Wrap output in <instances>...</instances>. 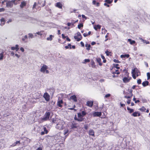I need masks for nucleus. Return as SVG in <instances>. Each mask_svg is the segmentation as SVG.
<instances>
[{"mask_svg":"<svg viewBox=\"0 0 150 150\" xmlns=\"http://www.w3.org/2000/svg\"><path fill=\"white\" fill-rule=\"evenodd\" d=\"M48 68V67L47 66L43 64L41 66L40 71L43 73L48 74L49 73V71L47 70Z\"/></svg>","mask_w":150,"mask_h":150,"instance_id":"obj_1","label":"nucleus"},{"mask_svg":"<svg viewBox=\"0 0 150 150\" xmlns=\"http://www.w3.org/2000/svg\"><path fill=\"white\" fill-rule=\"evenodd\" d=\"M6 6L8 7L11 8L13 4L16 5L17 4V2H15V0H12L10 1H6Z\"/></svg>","mask_w":150,"mask_h":150,"instance_id":"obj_2","label":"nucleus"},{"mask_svg":"<svg viewBox=\"0 0 150 150\" xmlns=\"http://www.w3.org/2000/svg\"><path fill=\"white\" fill-rule=\"evenodd\" d=\"M50 115V112H46L45 114L44 117L41 118L42 121L43 122L48 120Z\"/></svg>","mask_w":150,"mask_h":150,"instance_id":"obj_3","label":"nucleus"},{"mask_svg":"<svg viewBox=\"0 0 150 150\" xmlns=\"http://www.w3.org/2000/svg\"><path fill=\"white\" fill-rule=\"evenodd\" d=\"M74 38L77 41H80L82 39V37L80 32H78L77 33V36H74Z\"/></svg>","mask_w":150,"mask_h":150,"instance_id":"obj_4","label":"nucleus"},{"mask_svg":"<svg viewBox=\"0 0 150 150\" xmlns=\"http://www.w3.org/2000/svg\"><path fill=\"white\" fill-rule=\"evenodd\" d=\"M56 128L59 130H62L64 128L63 124L58 123L56 125Z\"/></svg>","mask_w":150,"mask_h":150,"instance_id":"obj_5","label":"nucleus"},{"mask_svg":"<svg viewBox=\"0 0 150 150\" xmlns=\"http://www.w3.org/2000/svg\"><path fill=\"white\" fill-rule=\"evenodd\" d=\"M43 97L47 101H49V100L50 96L46 92L45 93Z\"/></svg>","mask_w":150,"mask_h":150,"instance_id":"obj_6","label":"nucleus"},{"mask_svg":"<svg viewBox=\"0 0 150 150\" xmlns=\"http://www.w3.org/2000/svg\"><path fill=\"white\" fill-rule=\"evenodd\" d=\"M63 103V101L62 100H60L59 99L58 100L57 103V105L59 107H62V104Z\"/></svg>","mask_w":150,"mask_h":150,"instance_id":"obj_7","label":"nucleus"},{"mask_svg":"<svg viewBox=\"0 0 150 150\" xmlns=\"http://www.w3.org/2000/svg\"><path fill=\"white\" fill-rule=\"evenodd\" d=\"M69 134V130L68 129H65L64 130V135L65 138L64 139H65V138L67 137L68 135Z\"/></svg>","mask_w":150,"mask_h":150,"instance_id":"obj_8","label":"nucleus"},{"mask_svg":"<svg viewBox=\"0 0 150 150\" xmlns=\"http://www.w3.org/2000/svg\"><path fill=\"white\" fill-rule=\"evenodd\" d=\"M55 6L60 9H62V5L60 2L57 3L55 5Z\"/></svg>","mask_w":150,"mask_h":150,"instance_id":"obj_9","label":"nucleus"},{"mask_svg":"<svg viewBox=\"0 0 150 150\" xmlns=\"http://www.w3.org/2000/svg\"><path fill=\"white\" fill-rule=\"evenodd\" d=\"M93 104V102L92 101H88L86 102V105L90 107H92Z\"/></svg>","mask_w":150,"mask_h":150,"instance_id":"obj_10","label":"nucleus"},{"mask_svg":"<svg viewBox=\"0 0 150 150\" xmlns=\"http://www.w3.org/2000/svg\"><path fill=\"white\" fill-rule=\"evenodd\" d=\"M131 79V77L130 78L124 77L123 79V81L125 83H127Z\"/></svg>","mask_w":150,"mask_h":150,"instance_id":"obj_11","label":"nucleus"},{"mask_svg":"<svg viewBox=\"0 0 150 150\" xmlns=\"http://www.w3.org/2000/svg\"><path fill=\"white\" fill-rule=\"evenodd\" d=\"M94 116L100 117L101 115V112H95L93 114Z\"/></svg>","mask_w":150,"mask_h":150,"instance_id":"obj_12","label":"nucleus"},{"mask_svg":"<svg viewBox=\"0 0 150 150\" xmlns=\"http://www.w3.org/2000/svg\"><path fill=\"white\" fill-rule=\"evenodd\" d=\"M70 98L71 99L74 100V101L76 102L77 101V99L76 96L75 95H73L71 96Z\"/></svg>","mask_w":150,"mask_h":150,"instance_id":"obj_13","label":"nucleus"},{"mask_svg":"<svg viewBox=\"0 0 150 150\" xmlns=\"http://www.w3.org/2000/svg\"><path fill=\"white\" fill-rule=\"evenodd\" d=\"M132 76L133 78L134 79H136V77L135 76V75L136 74V69H132Z\"/></svg>","mask_w":150,"mask_h":150,"instance_id":"obj_14","label":"nucleus"},{"mask_svg":"<svg viewBox=\"0 0 150 150\" xmlns=\"http://www.w3.org/2000/svg\"><path fill=\"white\" fill-rule=\"evenodd\" d=\"M89 134L90 135L94 136V131L92 129L89 130Z\"/></svg>","mask_w":150,"mask_h":150,"instance_id":"obj_15","label":"nucleus"},{"mask_svg":"<svg viewBox=\"0 0 150 150\" xmlns=\"http://www.w3.org/2000/svg\"><path fill=\"white\" fill-rule=\"evenodd\" d=\"M78 127V125L76 123H72L71 126L72 129L77 128Z\"/></svg>","mask_w":150,"mask_h":150,"instance_id":"obj_16","label":"nucleus"},{"mask_svg":"<svg viewBox=\"0 0 150 150\" xmlns=\"http://www.w3.org/2000/svg\"><path fill=\"white\" fill-rule=\"evenodd\" d=\"M149 82L148 81H145L142 82V85L144 87L149 85Z\"/></svg>","mask_w":150,"mask_h":150,"instance_id":"obj_17","label":"nucleus"},{"mask_svg":"<svg viewBox=\"0 0 150 150\" xmlns=\"http://www.w3.org/2000/svg\"><path fill=\"white\" fill-rule=\"evenodd\" d=\"M140 114L137 112H135L132 114V115L134 117H136L137 116H140Z\"/></svg>","mask_w":150,"mask_h":150,"instance_id":"obj_18","label":"nucleus"},{"mask_svg":"<svg viewBox=\"0 0 150 150\" xmlns=\"http://www.w3.org/2000/svg\"><path fill=\"white\" fill-rule=\"evenodd\" d=\"M96 61L99 64L100 66H101L102 65V63H101V59L100 58H98L96 59Z\"/></svg>","mask_w":150,"mask_h":150,"instance_id":"obj_19","label":"nucleus"},{"mask_svg":"<svg viewBox=\"0 0 150 150\" xmlns=\"http://www.w3.org/2000/svg\"><path fill=\"white\" fill-rule=\"evenodd\" d=\"M129 54H122L121 55L120 57L121 58H125V57H127L128 58L129 57Z\"/></svg>","mask_w":150,"mask_h":150,"instance_id":"obj_20","label":"nucleus"},{"mask_svg":"<svg viewBox=\"0 0 150 150\" xmlns=\"http://www.w3.org/2000/svg\"><path fill=\"white\" fill-rule=\"evenodd\" d=\"M54 37V36L52 35H50L49 37L47 38V40L49 41H51L52 40V38Z\"/></svg>","mask_w":150,"mask_h":150,"instance_id":"obj_21","label":"nucleus"},{"mask_svg":"<svg viewBox=\"0 0 150 150\" xmlns=\"http://www.w3.org/2000/svg\"><path fill=\"white\" fill-rule=\"evenodd\" d=\"M26 4V3L24 1L22 2L21 3V4L20 5V6L21 8H23L25 6Z\"/></svg>","mask_w":150,"mask_h":150,"instance_id":"obj_22","label":"nucleus"},{"mask_svg":"<svg viewBox=\"0 0 150 150\" xmlns=\"http://www.w3.org/2000/svg\"><path fill=\"white\" fill-rule=\"evenodd\" d=\"M128 42H130V44L131 45H132L133 44H134L135 43V42L134 40H132L131 39H128Z\"/></svg>","mask_w":150,"mask_h":150,"instance_id":"obj_23","label":"nucleus"},{"mask_svg":"<svg viewBox=\"0 0 150 150\" xmlns=\"http://www.w3.org/2000/svg\"><path fill=\"white\" fill-rule=\"evenodd\" d=\"M101 28V26L98 25L94 26V28L96 30H97L98 29H100Z\"/></svg>","mask_w":150,"mask_h":150,"instance_id":"obj_24","label":"nucleus"},{"mask_svg":"<svg viewBox=\"0 0 150 150\" xmlns=\"http://www.w3.org/2000/svg\"><path fill=\"white\" fill-rule=\"evenodd\" d=\"M28 39V36L27 35H25L24 37L22 38V40L24 42H27V41H25V40Z\"/></svg>","mask_w":150,"mask_h":150,"instance_id":"obj_25","label":"nucleus"},{"mask_svg":"<svg viewBox=\"0 0 150 150\" xmlns=\"http://www.w3.org/2000/svg\"><path fill=\"white\" fill-rule=\"evenodd\" d=\"M112 74L114 75L115 74H120V72L118 70H115V71H113L112 72Z\"/></svg>","mask_w":150,"mask_h":150,"instance_id":"obj_26","label":"nucleus"},{"mask_svg":"<svg viewBox=\"0 0 150 150\" xmlns=\"http://www.w3.org/2000/svg\"><path fill=\"white\" fill-rule=\"evenodd\" d=\"M85 47H86V49L87 50H89L90 49V47H91V45L90 44H85Z\"/></svg>","mask_w":150,"mask_h":150,"instance_id":"obj_27","label":"nucleus"},{"mask_svg":"<svg viewBox=\"0 0 150 150\" xmlns=\"http://www.w3.org/2000/svg\"><path fill=\"white\" fill-rule=\"evenodd\" d=\"M127 110L129 111L130 113H131L134 112V110L129 108V107H127Z\"/></svg>","mask_w":150,"mask_h":150,"instance_id":"obj_28","label":"nucleus"},{"mask_svg":"<svg viewBox=\"0 0 150 150\" xmlns=\"http://www.w3.org/2000/svg\"><path fill=\"white\" fill-rule=\"evenodd\" d=\"M28 35L29 38H32L34 37V35L32 33H29L28 34Z\"/></svg>","mask_w":150,"mask_h":150,"instance_id":"obj_29","label":"nucleus"},{"mask_svg":"<svg viewBox=\"0 0 150 150\" xmlns=\"http://www.w3.org/2000/svg\"><path fill=\"white\" fill-rule=\"evenodd\" d=\"M113 1V0H105V2L109 4L112 3Z\"/></svg>","mask_w":150,"mask_h":150,"instance_id":"obj_30","label":"nucleus"},{"mask_svg":"<svg viewBox=\"0 0 150 150\" xmlns=\"http://www.w3.org/2000/svg\"><path fill=\"white\" fill-rule=\"evenodd\" d=\"M3 53H4V52H2V53H0V60H2L3 59V57H4V56L3 55Z\"/></svg>","mask_w":150,"mask_h":150,"instance_id":"obj_31","label":"nucleus"},{"mask_svg":"<svg viewBox=\"0 0 150 150\" xmlns=\"http://www.w3.org/2000/svg\"><path fill=\"white\" fill-rule=\"evenodd\" d=\"M136 74H135L137 75V76H139V74H140V73L138 70H137V69H136Z\"/></svg>","mask_w":150,"mask_h":150,"instance_id":"obj_32","label":"nucleus"},{"mask_svg":"<svg viewBox=\"0 0 150 150\" xmlns=\"http://www.w3.org/2000/svg\"><path fill=\"white\" fill-rule=\"evenodd\" d=\"M132 95H132V93H131V96H125V98H130L132 97Z\"/></svg>","mask_w":150,"mask_h":150,"instance_id":"obj_33","label":"nucleus"},{"mask_svg":"<svg viewBox=\"0 0 150 150\" xmlns=\"http://www.w3.org/2000/svg\"><path fill=\"white\" fill-rule=\"evenodd\" d=\"M83 24H80L78 25V28L79 29H80L82 27H83Z\"/></svg>","mask_w":150,"mask_h":150,"instance_id":"obj_34","label":"nucleus"},{"mask_svg":"<svg viewBox=\"0 0 150 150\" xmlns=\"http://www.w3.org/2000/svg\"><path fill=\"white\" fill-rule=\"evenodd\" d=\"M79 118H82V116L81 115V114L80 113H78L77 114Z\"/></svg>","mask_w":150,"mask_h":150,"instance_id":"obj_35","label":"nucleus"},{"mask_svg":"<svg viewBox=\"0 0 150 150\" xmlns=\"http://www.w3.org/2000/svg\"><path fill=\"white\" fill-rule=\"evenodd\" d=\"M146 109V108L144 107H142L141 108L139 109V110L142 111H144Z\"/></svg>","mask_w":150,"mask_h":150,"instance_id":"obj_36","label":"nucleus"},{"mask_svg":"<svg viewBox=\"0 0 150 150\" xmlns=\"http://www.w3.org/2000/svg\"><path fill=\"white\" fill-rule=\"evenodd\" d=\"M43 128V129L44 130V132H45V134H47L48 133V131L47 130L46 128L45 127H44Z\"/></svg>","mask_w":150,"mask_h":150,"instance_id":"obj_37","label":"nucleus"},{"mask_svg":"<svg viewBox=\"0 0 150 150\" xmlns=\"http://www.w3.org/2000/svg\"><path fill=\"white\" fill-rule=\"evenodd\" d=\"M91 63V65H92V67H95V65H94L95 63H94V62L93 61H92Z\"/></svg>","mask_w":150,"mask_h":150,"instance_id":"obj_38","label":"nucleus"},{"mask_svg":"<svg viewBox=\"0 0 150 150\" xmlns=\"http://www.w3.org/2000/svg\"><path fill=\"white\" fill-rule=\"evenodd\" d=\"M118 65H119V64H115L114 66L117 69H120V67H117V66Z\"/></svg>","mask_w":150,"mask_h":150,"instance_id":"obj_39","label":"nucleus"},{"mask_svg":"<svg viewBox=\"0 0 150 150\" xmlns=\"http://www.w3.org/2000/svg\"><path fill=\"white\" fill-rule=\"evenodd\" d=\"M78 118V119H77V121L79 122H81L83 121V118Z\"/></svg>","mask_w":150,"mask_h":150,"instance_id":"obj_40","label":"nucleus"},{"mask_svg":"<svg viewBox=\"0 0 150 150\" xmlns=\"http://www.w3.org/2000/svg\"><path fill=\"white\" fill-rule=\"evenodd\" d=\"M85 62H83V63H85L86 62H90V60L89 59H85Z\"/></svg>","mask_w":150,"mask_h":150,"instance_id":"obj_41","label":"nucleus"},{"mask_svg":"<svg viewBox=\"0 0 150 150\" xmlns=\"http://www.w3.org/2000/svg\"><path fill=\"white\" fill-rule=\"evenodd\" d=\"M111 96L110 94H108L106 95L105 96V98H107L110 96Z\"/></svg>","mask_w":150,"mask_h":150,"instance_id":"obj_42","label":"nucleus"},{"mask_svg":"<svg viewBox=\"0 0 150 150\" xmlns=\"http://www.w3.org/2000/svg\"><path fill=\"white\" fill-rule=\"evenodd\" d=\"M113 61L115 63H120V62L118 60L116 59H114Z\"/></svg>","mask_w":150,"mask_h":150,"instance_id":"obj_43","label":"nucleus"},{"mask_svg":"<svg viewBox=\"0 0 150 150\" xmlns=\"http://www.w3.org/2000/svg\"><path fill=\"white\" fill-rule=\"evenodd\" d=\"M144 43H146V44H149L150 43V42L148 41H146V40H144V41L143 42Z\"/></svg>","mask_w":150,"mask_h":150,"instance_id":"obj_44","label":"nucleus"},{"mask_svg":"<svg viewBox=\"0 0 150 150\" xmlns=\"http://www.w3.org/2000/svg\"><path fill=\"white\" fill-rule=\"evenodd\" d=\"M137 83L139 84H140L141 83V79H138L137 81Z\"/></svg>","mask_w":150,"mask_h":150,"instance_id":"obj_45","label":"nucleus"},{"mask_svg":"<svg viewBox=\"0 0 150 150\" xmlns=\"http://www.w3.org/2000/svg\"><path fill=\"white\" fill-rule=\"evenodd\" d=\"M36 34L40 36H41L42 35V34L41 32H37L36 33Z\"/></svg>","mask_w":150,"mask_h":150,"instance_id":"obj_46","label":"nucleus"},{"mask_svg":"<svg viewBox=\"0 0 150 150\" xmlns=\"http://www.w3.org/2000/svg\"><path fill=\"white\" fill-rule=\"evenodd\" d=\"M81 114L82 116H84L86 115V113L85 111H82V113Z\"/></svg>","mask_w":150,"mask_h":150,"instance_id":"obj_47","label":"nucleus"},{"mask_svg":"<svg viewBox=\"0 0 150 150\" xmlns=\"http://www.w3.org/2000/svg\"><path fill=\"white\" fill-rule=\"evenodd\" d=\"M147 76L148 77V79H149L150 78V74L148 72L147 74Z\"/></svg>","mask_w":150,"mask_h":150,"instance_id":"obj_48","label":"nucleus"},{"mask_svg":"<svg viewBox=\"0 0 150 150\" xmlns=\"http://www.w3.org/2000/svg\"><path fill=\"white\" fill-rule=\"evenodd\" d=\"M110 53V52H109V51H108V50H107L105 52V53L106 54L107 56H109Z\"/></svg>","mask_w":150,"mask_h":150,"instance_id":"obj_49","label":"nucleus"},{"mask_svg":"<svg viewBox=\"0 0 150 150\" xmlns=\"http://www.w3.org/2000/svg\"><path fill=\"white\" fill-rule=\"evenodd\" d=\"M36 6V3L35 2V3L33 6V9L34 8H35Z\"/></svg>","mask_w":150,"mask_h":150,"instance_id":"obj_50","label":"nucleus"},{"mask_svg":"<svg viewBox=\"0 0 150 150\" xmlns=\"http://www.w3.org/2000/svg\"><path fill=\"white\" fill-rule=\"evenodd\" d=\"M20 50L22 52H23L24 51V48L21 47L20 48Z\"/></svg>","mask_w":150,"mask_h":150,"instance_id":"obj_51","label":"nucleus"},{"mask_svg":"<svg viewBox=\"0 0 150 150\" xmlns=\"http://www.w3.org/2000/svg\"><path fill=\"white\" fill-rule=\"evenodd\" d=\"M5 9L3 8H0V12L4 11Z\"/></svg>","mask_w":150,"mask_h":150,"instance_id":"obj_52","label":"nucleus"},{"mask_svg":"<svg viewBox=\"0 0 150 150\" xmlns=\"http://www.w3.org/2000/svg\"><path fill=\"white\" fill-rule=\"evenodd\" d=\"M1 22H4L5 20H4V19L3 18H2L1 19Z\"/></svg>","mask_w":150,"mask_h":150,"instance_id":"obj_53","label":"nucleus"},{"mask_svg":"<svg viewBox=\"0 0 150 150\" xmlns=\"http://www.w3.org/2000/svg\"><path fill=\"white\" fill-rule=\"evenodd\" d=\"M15 55L16 57H17L18 58H19L20 57V55H18V54H15Z\"/></svg>","mask_w":150,"mask_h":150,"instance_id":"obj_54","label":"nucleus"},{"mask_svg":"<svg viewBox=\"0 0 150 150\" xmlns=\"http://www.w3.org/2000/svg\"><path fill=\"white\" fill-rule=\"evenodd\" d=\"M82 17L83 18H85L86 19H87L86 17L84 15H81Z\"/></svg>","mask_w":150,"mask_h":150,"instance_id":"obj_55","label":"nucleus"},{"mask_svg":"<svg viewBox=\"0 0 150 150\" xmlns=\"http://www.w3.org/2000/svg\"><path fill=\"white\" fill-rule=\"evenodd\" d=\"M83 36L84 37H86L88 36V34L87 33H84L83 34Z\"/></svg>","mask_w":150,"mask_h":150,"instance_id":"obj_56","label":"nucleus"},{"mask_svg":"<svg viewBox=\"0 0 150 150\" xmlns=\"http://www.w3.org/2000/svg\"><path fill=\"white\" fill-rule=\"evenodd\" d=\"M84 128L86 129H88V127L87 125H85Z\"/></svg>","mask_w":150,"mask_h":150,"instance_id":"obj_57","label":"nucleus"},{"mask_svg":"<svg viewBox=\"0 0 150 150\" xmlns=\"http://www.w3.org/2000/svg\"><path fill=\"white\" fill-rule=\"evenodd\" d=\"M62 38H66V37H67V36H65L64 35V34H62Z\"/></svg>","mask_w":150,"mask_h":150,"instance_id":"obj_58","label":"nucleus"},{"mask_svg":"<svg viewBox=\"0 0 150 150\" xmlns=\"http://www.w3.org/2000/svg\"><path fill=\"white\" fill-rule=\"evenodd\" d=\"M11 50H16V48H15V47H11Z\"/></svg>","mask_w":150,"mask_h":150,"instance_id":"obj_59","label":"nucleus"},{"mask_svg":"<svg viewBox=\"0 0 150 150\" xmlns=\"http://www.w3.org/2000/svg\"><path fill=\"white\" fill-rule=\"evenodd\" d=\"M80 44L82 47L84 46V44L82 42H80Z\"/></svg>","mask_w":150,"mask_h":150,"instance_id":"obj_60","label":"nucleus"},{"mask_svg":"<svg viewBox=\"0 0 150 150\" xmlns=\"http://www.w3.org/2000/svg\"><path fill=\"white\" fill-rule=\"evenodd\" d=\"M131 100H128L127 101V103L128 104H129L130 103Z\"/></svg>","mask_w":150,"mask_h":150,"instance_id":"obj_61","label":"nucleus"},{"mask_svg":"<svg viewBox=\"0 0 150 150\" xmlns=\"http://www.w3.org/2000/svg\"><path fill=\"white\" fill-rule=\"evenodd\" d=\"M92 3H93V4H94V5H95V4H96V1H95V0H93V2H92Z\"/></svg>","mask_w":150,"mask_h":150,"instance_id":"obj_62","label":"nucleus"},{"mask_svg":"<svg viewBox=\"0 0 150 150\" xmlns=\"http://www.w3.org/2000/svg\"><path fill=\"white\" fill-rule=\"evenodd\" d=\"M12 20L11 19H9V20H8L7 21V23H9L10 22H12Z\"/></svg>","mask_w":150,"mask_h":150,"instance_id":"obj_63","label":"nucleus"},{"mask_svg":"<svg viewBox=\"0 0 150 150\" xmlns=\"http://www.w3.org/2000/svg\"><path fill=\"white\" fill-rule=\"evenodd\" d=\"M36 150H42V148L41 147L38 148Z\"/></svg>","mask_w":150,"mask_h":150,"instance_id":"obj_64","label":"nucleus"}]
</instances>
